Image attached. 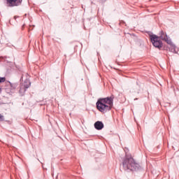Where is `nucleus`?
<instances>
[{
    "mask_svg": "<svg viewBox=\"0 0 179 179\" xmlns=\"http://www.w3.org/2000/svg\"><path fill=\"white\" fill-rule=\"evenodd\" d=\"M120 167L124 171H138V170H141V165L134 159L132 155L127 152L125 157L122 159Z\"/></svg>",
    "mask_w": 179,
    "mask_h": 179,
    "instance_id": "obj_1",
    "label": "nucleus"
},
{
    "mask_svg": "<svg viewBox=\"0 0 179 179\" xmlns=\"http://www.w3.org/2000/svg\"><path fill=\"white\" fill-rule=\"evenodd\" d=\"M96 106L100 113L103 114L108 113L114 106V96L99 98L96 103Z\"/></svg>",
    "mask_w": 179,
    "mask_h": 179,
    "instance_id": "obj_2",
    "label": "nucleus"
},
{
    "mask_svg": "<svg viewBox=\"0 0 179 179\" xmlns=\"http://www.w3.org/2000/svg\"><path fill=\"white\" fill-rule=\"evenodd\" d=\"M150 41L155 48H162L163 47V42L160 40V37L157 36V35H150Z\"/></svg>",
    "mask_w": 179,
    "mask_h": 179,
    "instance_id": "obj_3",
    "label": "nucleus"
},
{
    "mask_svg": "<svg viewBox=\"0 0 179 179\" xmlns=\"http://www.w3.org/2000/svg\"><path fill=\"white\" fill-rule=\"evenodd\" d=\"M6 5L7 6H8V8L20 6V5H22V2H23V0H6Z\"/></svg>",
    "mask_w": 179,
    "mask_h": 179,
    "instance_id": "obj_4",
    "label": "nucleus"
},
{
    "mask_svg": "<svg viewBox=\"0 0 179 179\" xmlns=\"http://www.w3.org/2000/svg\"><path fill=\"white\" fill-rule=\"evenodd\" d=\"M159 40H163L164 41H166L167 44H171V39H170V37L167 36V34H166L164 31H161L159 33Z\"/></svg>",
    "mask_w": 179,
    "mask_h": 179,
    "instance_id": "obj_5",
    "label": "nucleus"
},
{
    "mask_svg": "<svg viewBox=\"0 0 179 179\" xmlns=\"http://www.w3.org/2000/svg\"><path fill=\"white\" fill-rule=\"evenodd\" d=\"M95 129H97L98 131H101V129H103L104 128V124H103V122L97 121L94 124Z\"/></svg>",
    "mask_w": 179,
    "mask_h": 179,
    "instance_id": "obj_6",
    "label": "nucleus"
},
{
    "mask_svg": "<svg viewBox=\"0 0 179 179\" xmlns=\"http://www.w3.org/2000/svg\"><path fill=\"white\" fill-rule=\"evenodd\" d=\"M169 45H170L169 51H171V52H173V54H176L177 53V47L176 46V45H174L173 43V42H171V43H169Z\"/></svg>",
    "mask_w": 179,
    "mask_h": 179,
    "instance_id": "obj_7",
    "label": "nucleus"
},
{
    "mask_svg": "<svg viewBox=\"0 0 179 179\" xmlns=\"http://www.w3.org/2000/svg\"><path fill=\"white\" fill-rule=\"evenodd\" d=\"M31 85V83L30 82V80H25L24 81V84H23V87L25 88V89H29Z\"/></svg>",
    "mask_w": 179,
    "mask_h": 179,
    "instance_id": "obj_8",
    "label": "nucleus"
},
{
    "mask_svg": "<svg viewBox=\"0 0 179 179\" xmlns=\"http://www.w3.org/2000/svg\"><path fill=\"white\" fill-rule=\"evenodd\" d=\"M27 90L24 87H21L20 89V93L21 94H23V93H24Z\"/></svg>",
    "mask_w": 179,
    "mask_h": 179,
    "instance_id": "obj_9",
    "label": "nucleus"
},
{
    "mask_svg": "<svg viewBox=\"0 0 179 179\" xmlns=\"http://www.w3.org/2000/svg\"><path fill=\"white\" fill-rule=\"evenodd\" d=\"M6 80V78L5 77H0V83H3Z\"/></svg>",
    "mask_w": 179,
    "mask_h": 179,
    "instance_id": "obj_10",
    "label": "nucleus"
},
{
    "mask_svg": "<svg viewBox=\"0 0 179 179\" xmlns=\"http://www.w3.org/2000/svg\"><path fill=\"white\" fill-rule=\"evenodd\" d=\"M0 121L2 122V121H5V117H3V115H1L0 114Z\"/></svg>",
    "mask_w": 179,
    "mask_h": 179,
    "instance_id": "obj_11",
    "label": "nucleus"
},
{
    "mask_svg": "<svg viewBox=\"0 0 179 179\" xmlns=\"http://www.w3.org/2000/svg\"><path fill=\"white\" fill-rule=\"evenodd\" d=\"M10 85L11 87H13V85H12V83H10Z\"/></svg>",
    "mask_w": 179,
    "mask_h": 179,
    "instance_id": "obj_12",
    "label": "nucleus"
},
{
    "mask_svg": "<svg viewBox=\"0 0 179 179\" xmlns=\"http://www.w3.org/2000/svg\"><path fill=\"white\" fill-rule=\"evenodd\" d=\"M134 100H138V98H136V99H134Z\"/></svg>",
    "mask_w": 179,
    "mask_h": 179,
    "instance_id": "obj_13",
    "label": "nucleus"
},
{
    "mask_svg": "<svg viewBox=\"0 0 179 179\" xmlns=\"http://www.w3.org/2000/svg\"><path fill=\"white\" fill-rule=\"evenodd\" d=\"M0 92H1V88H0Z\"/></svg>",
    "mask_w": 179,
    "mask_h": 179,
    "instance_id": "obj_14",
    "label": "nucleus"
}]
</instances>
